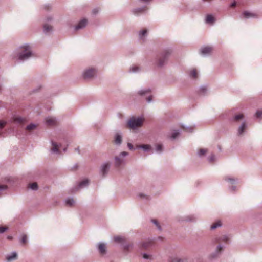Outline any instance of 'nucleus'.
Segmentation results:
<instances>
[{
    "label": "nucleus",
    "mask_w": 262,
    "mask_h": 262,
    "mask_svg": "<svg viewBox=\"0 0 262 262\" xmlns=\"http://www.w3.org/2000/svg\"><path fill=\"white\" fill-rule=\"evenodd\" d=\"M216 243H220L221 242L227 243L229 240V238L226 235H222L215 239Z\"/></svg>",
    "instance_id": "11"
},
{
    "label": "nucleus",
    "mask_w": 262,
    "mask_h": 262,
    "mask_svg": "<svg viewBox=\"0 0 262 262\" xmlns=\"http://www.w3.org/2000/svg\"><path fill=\"white\" fill-rule=\"evenodd\" d=\"M66 148H64L63 150L66 151Z\"/></svg>",
    "instance_id": "57"
},
{
    "label": "nucleus",
    "mask_w": 262,
    "mask_h": 262,
    "mask_svg": "<svg viewBox=\"0 0 262 262\" xmlns=\"http://www.w3.org/2000/svg\"><path fill=\"white\" fill-rule=\"evenodd\" d=\"M27 242V237L26 235H24L21 238V243L23 244H26Z\"/></svg>",
    "instance_id": "34"
},
{
    "label": "nucleus",
    "mask_w": 262,
    "mask_h": 262,
    "mask_svg": "<svg viewBox=\"0 0 262 262\" xmlns=\"http://www.w3.org/2000/svg\"><path fill=\"white\" fill-rule=\"evenodd\" d=\"M152 222L156 225L158 229H160V226L156 220H152Z\"/></svg>",
    "instance_id": "39"
},
{
    "label": "nucleus",
    "mask_w": 262,
    "mask_h": 262,
    "mask_svg": "<svg viewBox=\"0 0 262 262\" xmlns=\"http://www.w3.org/2000/svg\"><path fill=\"white\" fill-rule=\"evenodd\" d=\"M207 150L206 149H200L199 151V154L200 156L205 155L207 152Z\"/></svg>",
    "instance_id": "33"
},
{
    "label": "nucleus",
    "mask_w": 262,
    "mask_h": 262,
    "mask_svg": "<svg viewBox=\"0 0 262 262\" xmlns=\"http://www.w3.org/2000/svg\"><path fill=\"white\" fill-rule=\"evenodd\" d=\"M46 122L48 125H54L56 123V121L54 118L49 117L46 119Z\"/></svg>",
    "instance_id": "12"
},
{
    "label": "nucleus",
    "mask_w": 262,
    "mask_h": 262,
    "mask_svg": "<svg viewBox=\"0 0 262 262\" xmlns=\"http://www.w3.org/2000/svg\"><path fill=\"white\" fill-rule=\"evenodd\" d=\"M96 73V71L94 69H90L86 70L83 74L84 79H89L93 77Z\"/></svg>",
    "instance_id": "4"
},
{
    "label": "nucleus",
    "mask_w": 262,
    "mask_h": 262,
    "mask_svg": "<svg viewBox=\"0 0 262 262\" xmlns=\"http://www.w3.org/2000/svg\"><path fill=\"white\" fill-rule=\"evenodd\" d=\"M127 155H128L127 152H126L125 151H123V152L121 153V154L120 155V157H124V156H126Z\"/></svg>",
    "instance_id": "46"
},
{
    "label": "nucleus",
    "mask_w": 262,
    "mask_h": 262,
    "mask_svg": "<svg viewBox=\"0 0 262 262\" xmlns=\"http://www.w3.org/2000/svg\"><path fill=\"white\" fill-rule=\"evenodd\" d=\"M215 21V18L212 15H207L206 18V23L213 24Z\"/></svg>",
    "instance_id": "13"
},
{
    "label": "nucleus",
    "mask_w": 262,
    "mask_h": 262,
    "mask_svg": "<svg viewBox=\"0 0 262 262\" xmlns=\"http://www.w3.org/2000/svg\"><path fill=\"white\" fill-rule=\"evenodd\" d=\"M138 67H133L132 68V70L133 72H136L138 70Z\"/></svg>",
    "instance_id": "47"
},
{
    "label": "nucleus",
    "mask_w": 262,
    "mask_h": 262,
    "mask_svg": "<svg viewBox=\"0 0 262 262\" xmlns=\"http://www.w3.org/2000/svg\"><path fill=\"white\" fill-rule=\"evenodd\" d=\"M244 118V115L242 114L236 115L234 117V120L236 121H239Z\"/></svg>",
    "instance_id": "28"
},
{
    "label": "nucleus",
    "mask_w": 262,
    "mask_h": 262,
    "mask_svg": "<svg viewBox=\"0 0 262 262\" xmlns=\"http://www.w3.org/2000/svg\"><path fill=\"white\" fill-rule=\"evenodd\" d=\"M170 54L169 51H165L160 57L159 59L158 65L159 66H162L164 64L165 61L168 58L169 55Z\"/></svg>",
    "instance_id": "3"
},
{
    "label": "nucleus",
    "mask_w": 262,
    "mask_h": 262,
    "mask_svg": "<svg viewBox=\"0 0 262 262\" xmlns=\"http://www.w3.org/2000/svg\"><path fill=\"white\" fill-rule=\"evenodd\" d=\"M36 126L34 124H31L27 126L26 129L28 131H31L34 130Z\"/></svg>",
    "instance_id": "29"
},
{
    "label": "nucleus",
    "mask_w": 262,
    "mask_h": 262,
    "mask_svg": "<svg viewBox=\"0 0 262 262\" xmlns=\"http://www.w3.org/2000/svg\"><path fill=\"white\" fill-rule=\"evenodd\" d=\"M146 10V7L139 8L137 9H135L133 11V13L135 14H138V13H142Z\"/></svg>",
    "instance_id": "23"
},
{
    "label": "nucleus",
    "mask_w": 262,
    "mask_h": 262,
    "mask_svg": "<svg viewBox=\"0 0 262 262\" xmlns=\"http://www.w3.org/2000/svg\"><path fill=\"white\" fill-rule=\"evenodd\" d=\"M157 151L161 152L162 151V145L161 144H158L157 146Z\"/></svg>",
    "instance_id": "38"
},
{
    "label": "nucleus",
    "mask_w": 262,
    "mask_h": 262,
    "mask_svg": "<svg viewBox=\"0 0 262 262\" xmlns=\"http://www.w3.org/2000/svg\"><path fill=\"white\" fill-rule=\"evenodd\" d=\"M98 250L100 253L102 255L106 253V245L103 243H100L98 245Z\"/></svg>",
    "instance_id": "10"
},
{
    "label": "nucleus",
    "mask_w": 262,
    "mask_h": 262,
    "mask_svg": "<svg viewBox=\"0 0 262 262\" xmlns=\"http://www.w3.org/2000/svg\"><path fill=\"white\" fill-rule=\"evenodd\" d=\"M144 119L141 117H132L128 120L127 124V127L131 129H135L142 126Z\"/></svg>",
    "instance_id": "1"
},
{
    "label": "nucleus",
    "mask_w": 262,
    "mask_h": 262,
    "mask_svg": "<svg viewBox=\"0 0 262 262\" xmlns=\"http://www.w3.org/2000/svg\"><path fill=\"white\" fill-rule=\"evenodd\" d=\"M256 116L258 118H260L262 117V112L261 111H257L256 113Z\"/></svg>",
    "instance_id": "37"
},
{
    "label": "nucleus",
    "mask_w": 262,
    "mask_h": 262,
    "mask_svg": "<svg viewBox=\"0 0 262 262\" xmlns=\"http://www.w3.org/2000/svg\"><path fill=\"white\" fill-rule=\"evenodd\" d=\"M29 188L33 189L36 190L38 188L37 184L36 183H33L29 185Z\"/></svg>",
    "instance_id": "27"
},
{
    "label": "nucleus",
    "mask_w": 262,
    "mask_h": 262,
    "mask_svg": "<svg viewBox=\"0 0 262 262\" xmlns=\"http://www.w3.org/2000/svg\"><path fill=\"white\" fill-rule=\"evenodd\" d=\"M150 92V90H141L139 92V94L140 95H144L146 93H149Z\"/></svg>",
    "instance_id": "35"
},
{
    "label": "nucleus",
    "mask_w": 262,
    "mask_h": 262,
    "mask_svg": "<svg viewBox=\"0 0 262 262\" xmlns=\"http://www.w3.org/2000/svg\"><path fill=\"white\" fill-rule=\"evenodd\" d=\"M152 244V242L151 241H147L144 242L142 244V247L143 249H146L149 247H150Z\"/></svg>",
    "instance_id": "14"
},
{
    "label": "nucleus",
    "mask_w": 262,
    "mask_h": 262,
    "mask_svg": "<svg viewBox=\"0 0 262 262\" xmlns=\"http://www.w3.org/2000/svg\"><path fill=\"white\" fill-rule=\"evenodd\" d=\"M201 90L203 91V92H204L206 90L205 88H201Z\"/></svg>",
    "instance_id": "54"
},
{
    "label": "nucleus",
    "mask_w": 262,
    "mask_h": 262,
    "mask_svg": "<svg viewBox=\"0 0 262 262\" xmlns=\"http://www.w3.org/2000/svg\"><path fill=\"white\" fill-rule=\"evenodd\" d=\"M88 183H89L88 180H87V179L84 180L79 183L78 187L79 188H81L84 186H86L88 184Z\"/></svg>",
    "instance_id": "22"
},
{
    "label": "nucleus",
    "mask_w": 262,
    "mask_h": 262,
    "mask_svg": "<svg viewBox=\"0 0 262 262\" xmlns=\"http://www.w3.org/2000/svg\"><path fill=\"white\" fill-rule=\"evenodd\" d=\"M114 239L116 242H122L125 240L123 237L120 236H115Z\"/></svg>",
    "instance_id": "26"
},
{
    "label": "nucleus",
    "mask_w": 262,
    "mask_h": 262,
    "mask_svg": "<svg viewBox=\"0 0 262 262\" xmlns=\"http://www.w3.org/2000/svg\"><path fill=\"white\" fill-rule=\"evenodd\" d=\"M236 2H233L231 5V7H234L236 6Z\"/></svg>",
    "instance_id": "50"
},
{
    "label": "nucleus",
    "mask_w": 262,
    "mask_h": 262,
    "mask_svg": "<svg viewBox=\"0 0 262 262\" xmlns=\"http://www.w3.org/2000/svg\"><path fill=\"white\" fill-rule=\"evenodd\" d=\"M98 12V10L94 9L93 11V13L96 14Z\"/></svg>",
    "instance_id": "53"
},
{
    "label": "nucleus",
    "mask_w": 262,
    "mask_h": 262,
    "mask_svg": "<svg viewBox=\"0 0 262 262\" xmlns=\"http://www.w3.org/2000/svg\"><path fill=\"white\" fill-rule=\"evenodd\" d=\"M110 167V164L107 163L102 165L101 168V172L103 176H105L108 171Z\"/></svg>",
    "instance_id": "8"
},
{
    "label": "nucleus",
    "mask_w": 262,
    "mask_h": 262,
    "mask_svg": "<svg viewBox=\"0 0 262 262\" xmlns=\"http://www.w3.org/2000/svg\"><path fill=\"white\" fill-rule=\"evenodd\" d=\"M151 100H152V96H150L148 97L147 98V101H148V102H150V101H151Z\"/></svg>",
    "instance_id": "49"
},
{
    "label": "nucleus",
    "mask_w": 262,
    "mask_h": 262,
    "mask_svg": "<svg viewBox=\"0 0 262 262\" xmlns=\"http://www.w3.org/2000/svg\"><path fill=\"white\" fill-rule=\"evenodd\" d=\"M214 156H211V157H210V160L211 161H213V159H214Z\"/></svg>",
    "instance_id": "52"
},
{
    "label": "nucleus",
    "mask_w": 262,
    "mask_h": 262,
    "mask_svg": "<svg viewBox=\"0 0 262 262\" xmlns=\"http://www.w3.org/2000/svg\"><path fill=\"white\" fill-rule=\"evenodd\" d=\"M87 24V20L85 19H83L81 20L78 24L76 26L75 30H78L80 29H82Z\"/></svg>",
    "instance_id": "9"
},
{
    "label": "nucleus",
    "mask_w": 262,
    "mask_h": 262,
    "mask_svg": "<svg viewBox=\"0 0 262 262\" xmlns=\"http://www.w3.org/2000/svg\"><path fill=\"white\" fill-rule=\"evenodd\" d=\"M21 50L18 57L19 60H23L28 59L31 56V52L29 46L22 47Z\"/></svg>",
    "instance_id": "2"
},
{
    "label": "nucleus",
    "mask_w": 262,
    "mask_h": 262,
    "mask_svg": "<svg viewBox=\"0 0 262 262\" xmlns=\"http://www.w3.org/2000/svg\"><path fill=\"white\" fill-rule=\"evenodd\" d=\"M211 0H203V1H207V2H209Z\"/></svg>",
    "instance_id": "55"
},
{
    "label": "nucleus",
    "mask_w": 262,
    "mask_h": 262,
    "mask_svg": "<svg viewBox=\"0 0 262 262\" xmlns=\"http://www.w3.org/2000/svg\"><path fill=\"white\" fill-rule=\"evenodd\" d=\"M26 121L25 118H22L19 116L15 115L12 118V122L17 124H22Z\"/></svg>",
    "instance_id": "5"
},
{
    "label": "nucleus",
    "mask_w": 262,
    "mask_h": 262,
    "mask_svg": "<svg viewBox=\"0 0 262 262\" xmlns=\"http://www.w3.org/2000/svg\"><path fill=\"white\" fill-rule=\"evenodd\" d=\"M174 261H177V262H187L185 260H184V259H177L176 258L171 259V260H170L169 262H174Z\"/></svg>",
    "instance_id": "32"
},
{
    "label": "nucleus",
    "mask_w": 262,
    "mask_h": 262,
    "mask_svg": "<svg viewBox=\"0 0 262 262\" xmlns=\"http://www.w3.org/2000/svg\"><path fill=\"white\" fill-rule=\"evenodd\" d=\"M190 76L193 78L198 77V72L195 69H192L190 71Z\"/></svg>",
    "instance_id": "17"
},
{
    "label": "nucleus",
    "mask_w": 262,
    "mask_h": 262,
    "mask_svg": "<svg viewBox=\"0 0 262 262\" xmlns=\"http://www.w3.org/2000/svg\"><path fill=\"white\" fill-rule=\"evenodd\" d=\"M179 133L177 132H174L172 134L171 138L172 139H175L179 135Z\"/></svg>",
    "instance_id": "40"
},
{
    "label": "nucleus",
    "mask_w": 262,
    "mask_h": 262,
    "mask_svg": "<svg viewBox=\"0 0 262 262\" xmlns=\"http://www.w3.org/2000/svg\"><path fill=\"white\" fill-rule=\"evenodd\" d=\"M7 188V186L5 185H0V189H5Z\"/></svg>",
    "instance_id": "48"
},
{
    "label": "nucleus",
    "mask_w": 262,
    "mask_h": 262,
    "mask_svg": "<svg viewBox=\"0 0 262 262\" xmlns=\"http://www.w3.org/2000/svg\"><path fill=\"white\" fill-rule=\"evenodd\" d=\"M222 250H223V248L221 246H217V251L218 252H221Z\"/></svg>",
    "instance_id": "45"
},
{
    "label": "nucleus",
    "mask_w": 262,
    "mask_h": 262,
    "mask_svg": "<svg viewBox=\"0 0 262 262\" xmlns=\"http://www.w3.org/2000/svg\"><path fill=\"white\" fill-rule=\"evenodd\" d=\"M7 229V228L6 227H0V233H2L4 232Z\"/></svg>",
    "instance_id": "42"
},
{
    "label": "nucleus",
    "mask_w": 262,
    "mask_h": 262,
    "mask_svg": "<svg viewBox=\"0 0 262 262\" xmlns=\"http://www.w3.org/2000/svg\"><path fill=\"white\" fill-rule=\"evenodd\" d=\"M6 124V122L2 120H0V128H3Z\"/></svg>",
    "instance_id": "36"
},
{
    "label": "nucleus",
    "mask_w": 262,
    "mask_h": 262,
    "mask_svg": "<svg viewBox=\"0 0 262 262\" xmlns=\"http://www.w3.org/2000/svg\"><path fill=\"white\" fill-rule=\"evenodd\" d=\"M226 180L227 181H234V179H232V178H228V179H226Z\"/></svg>",
    "instance_id": "51"
},
{
    "label": "nucleus",
    "mask_w": 262,
    "mask_h": 262,
    "mask_svg": "<svg viewBox=\"0 0 262 262\" xmlns=\"http://www.w3.org/2000/svg\"><path fill=\"white\" fill-rule=\"evenodd\" d=\"M43 29H44V31L46 33L49 32L50 31L52 30V26L49 25L48 24H45L43 26Z\"/></svg>",
    "instance_id": "20"
},
{
    "label": "nucleus",
    "mask_w": 262,
    "mask_h": 262,
    "mask_svg": "<svg viewBox=\"0 0 262 262\" xmlns=\"http://www.w3.org/2000/svg\"><path fill=\"white\" fill-rule=\"evenodd\" d=\"M130 247H132V244H128V245H125L124 246V248L125 250L128 251Z\"/></svg>",
    "instance_id": "41"
},
{
    "label": "nucleus",
    "mask_w": 262,
    "mask_h": 262,
    "mask_svg": "<svg viewBox=\"0 0 262 262\" xmlns=\"http://www.w3.org/2000/svg\"><path fill=\"white\" fill-rule=\"evenodd\" d=\"M127 146L129 149L133 150L134 149L133 145L131 143H128Z\"/></svg>",
    "instance_id": "44"
},
{
    "label": "nucleus",
    "mask_w": 262,
    "mask_h": 262,
    "mask_svg": "<svg viewBox=\"0 0 262 262\" xmlns=\"http://www.w3.org/2000/svg\"><path fill=\"white\" fill-rule=\"evenodd\" d=\"M243 17L245 18H249L251 17H257V15L255 13H252L248 11H244L243 13Z\"/></svg>",
    "instance_id": "6"
},
{
    "label": "nucleus",
    "mask_w": 262,
    "mask_h": 262,
    "mask_svg": "<svg viewBox=\"0 0 262 262\" xmlns=\"http://www.w3.org/2000/svg\"><path fill=\"white\" fill-rule=\"evenodd\" d=\"M123 162V160L120 157H116L115 158V165L116 166L119 167Z\"/></svg>",
    "instance_id": "16"
},
{
    "label": "nucleus",
    "mask_w": 262,
    "mask_h": 262,
    "mask_svg": "<svg viewBox=\"0 0 262 262\" xmlns=\"http://www.w3.org/2000/svg\"><path fill=\"white\" fill-rule=\"evenodd\" d=\"M221 226V223L220 221H217L216 222L214 223L211 226V229H214L218 227Z\"/></svg>",
    "instance_id": "25"
},
{
    "label": "nucleus",
    "mask_w": 262,
    "mask_h": 262,
    "mask_svg": "<svg viewBox=\"0 0 262 262\" xmlns=\"http://www.w3.org/2000/svg\"><path fill=\"white\" fill-rule=\"evenodd\" d=\"M17 257V253H15V252H14L10 256H8L7 257V260L8 261H10L13 259H16Z\"/></svg>",
    "instance_id": "18"
},
{
    "label": "nucleus",
    "mask_w": 262,
    "mask_h": 262,
    "mask_svg": "<svg viewBox=\"0 0 262 262\" xmlns=\"http://www.w3.org/2000/svg\"><path fill=\"white\" fill-rule=\"evenodd\" d=\"M143 258L145 259H150L151 256L146 254H144L143 255Z\"/></svg>",
    "instance_id": "43"
},
{
    "label": "nucleus",
    "mask_w": 262,
    "mask_h": 262,
    "mask_svg": "<svg viewBox=\"0 0 262 262\" xmlns=\"http://www.w3.org/2000/svg\"><path fill=\"white\" fill-rule=\"evenodd\" d=\"M246 128V124L245 123H243L242 125V126L239 128L238 129V134L239 135H241L243 134V133L245 131Z\"/></svg>",
    "instance_id": "24"
},
{
    "label": "nucleus",
    "mask_w": 262,
    "mask_h": 262,
    "mask_svg": "<svg viewBox=\"0 0 262 262\" xmlns=\"http://www.w3.org/2000/svg\"><path fill=\"white\" fill-rule=\"evenodd\" d=\"M137 148H142L144 150H148L151 149V146L149 145H138L137 146Z\"/></svg>",
    "instance_id": "21"
},
{
    "label": "nucleus",
    "mask_w": 262,
    "mask_h": 262,
    "mask_svg": "<svg viewBox=\"0 0 262 262\" xmlns=\"http://www.w3.org/2000/svg\"><path fill=\"white\" fill-rule=\"evenodd\" d=\"M8 239H11L12 238L11 237H8Z\"/></svg>",
    "instance_id": "56"
},
{
    "label": "nucleus",
    "mask_w": 262,
    "mask_h": 262,
    "mask_svg": "<svg viewBox=\"0 0 262 262\" xmlns=\"http://www.w3.org/2000/svg\"><path fill=\"white\" fill-rule=\"evenodd\" d=\"M201 51L203 55L210 54L212 51V48L210 46L205 47L201 49Z\"/></svg>",
    "instance_id": "7"
},
{
    "label": "nucleus",
    "mask_w": 262,
    "mask_h": 262,
    "mask_svg": "<svg viewBox=\"0 0 262 262\" xmlns=\"http://www.w3.org/2000/svg\"><path fill=\"white\" fill-rule=\"evenodd\" d=\"M122 142V137L119 134H116L115 139V142L116 144H120Z\"/></svg>",
    "instance_id": "19"
},
{
    "label": "nucleus",
    "mask_w": 262,
    "mask_h": 262,
    "mask_svg": "<svg viewBox=\"0 0 262 262\" xmlns=\"http://www.w3.org/2000/svg\"><path fill=\"white\" fill-rule=\"evenodd\" d=\"M74 203L73 199H69L66 201V204L69 206H72Z\"/></svg>",
    "instance_id": "30"
},
{
    "label": "nucleus",
    "mask_w": 262,
    "mask_h": 262,
    "mask_svg": "<svg viewBox=\"0 0 262 262\" xmlns=\"http://www.w3.org/2000/svg\"><path fill=\"white\" fill-rule=\"evenodd\" d=\"M52 147L51 148V150L54 152H58L59 151V146L55 142H52Z\"/></svg>",
    "instance_id": "15"
},
{
    "label": "nucleus",
    "mask_w": 262,
    "mask_h": 262,
    "mask_svg": "<svg viewBox=\"0 0 262 262\" xmlns=\"http://www.w3.org/2000/svg\"><path fill=\"white\" fill-rule=\"evenodd\" d=\"M147 32V30L146 29H144L142 31H140L139 33V36L141 38H142L145 34H146Z\"/></svg>",
    "instance_id": "31"
}]
</instances>
